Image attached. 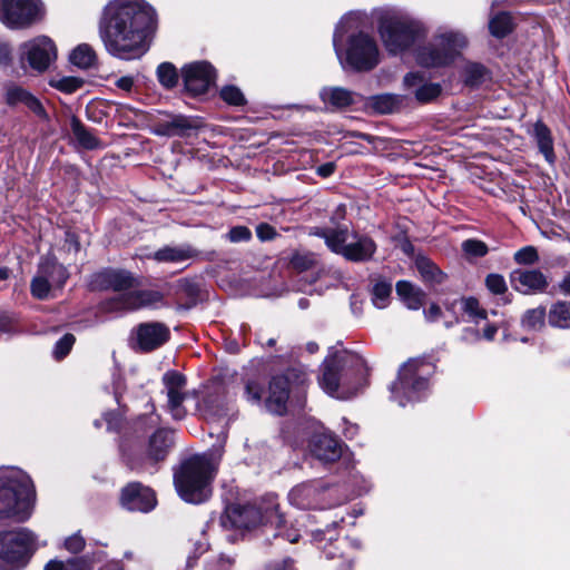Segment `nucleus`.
<instances>
[{"label": "nucleus", "instance_id": "f257e3e1", "mask_svg": "<svg viewBox=\"0 0 570 570\" xmlns=\"http://www.w3.org/2000/svg\"><path fill=\"white\" fill-rule=\"evenodd\" d=\"M156 21V11L146 1L114 0L104 9L99 35L110 55L131 60L147 51L146 39Z\"/></svg>", "mask_w": 570, "mask_h": 570}, {"label": "nucleus", "instance_id": "f03ea898", "mask_svg": "<svg viewBox=\"0 0 570 570\" xmlns=\"http://www.w3.org/2000/svg\"><path fill=\"white\" fill-rule=\"evenodd\" d=\"M360 16L351 12L337 23L333 35V46L343 69L370 71L380 62V51L376 41L370 35L360 31L347 38L345 48L340 46L344 35L358 27Z\"/></svg>", "mask_w": 570, "mask_h": 570}, {"label": "nucleus", "instance_id": "7ed1b4c3", "mask_svg": "<svg viewBox=\"0 0 570 570\" xmlns=\"http://www.w3.org/2000/svg\"><path fill=\"white\" fill-rule=\"evenodd\" d=\"M366 376L365 361L357 354L345 352L323 362L318 383L328 395L344 400L365 386Z\"/></svg>", "mask_w": 570, "mask_h": 570}, {"label": "nucleus", "instance_id": "20e7f679", "mask_svg": "<svg viewBox=\"0 0 570 570\" xmlns=\"http://www.w3.org/2000/svg\"><path fill=\"white\" fill-rule=\"evenodd\" d=\"M33 499V484L27 473L17 468L0 471V519L28 520Z\"/></svg>", "mask_w": 570, "mask_h": 570}, {"label": "nucleus", "instance_id": "39448f33", "mask_svg": "<svg viewBox=\"0 0 570 570\" xmlns=\"http://www.w3.org/2000/svg\"><path fill=\"white\" fill-rule=\"evenodd\" d=\"M173 445V432L157 428L145 442H125L121 445V456L131 471L154 474L166 460Z\"/></svg>", "mask_w": 570, "mask_h": 570}, {"label": "nucleus", "instance_id": "423d86ee", "mask_svg": "<svg viewBox=\"0 0 570 570\" xmlns=\"http://www.w3.org/2000/svg\"><path fill=\"white\" fill-rule=\"evenodd\" d=\"M215 472V465L206 455H194L186 460L174 475L179 497L189 503H202L207 500Z\"/></svg>", "mask_w": 570, "mask_h": 570}, {"label": "nucleus", "instance_id": "0eeeda50", "mask_svg": "<svg viewBox=\"0 0 570 570\" xmlns=\"http://www.w3.org/2000/svg\"><path fill=\"white\" fill-rule=\"evenodd\" d=\"M466 46L468 39L461 31L439 30L428 45L416 49L415 60L428 68L449 66Z\"/></svg>", "mask_w": 570, "mask_h": 570}, {"label": "nucleus", "instance_id": "6e6552de", "mask_svg": "<svg viewBox=\"0 0 570 570\" xmlns=\"http://www.w3.org/2000/svg\"><path fill=\"white\" fill-rule=\"evenodd\" d=\"M379 30L386 50L392 55L405 51L425 36V29L420 21L390 13L382 16Z\"/></svg>", "mask_w": 570, "mask_h": 570}, {"label": "nucleus", "instance_id": "1a4fd4ad", "mask_svg": "<svg viewBox=\"0 0 570 570\" xmlns=\"http://www.w3.org/2000/svg\"><path fill=\"white\" fill-rule=\"evenodd\" d=\"M432 373L430 363L421 358L407 361L399 371V376L391 386L393 400L400 406H405L409 402L419 400L421 393L429 386V376Z\"/></svg>", "mask_w": 570, "mask_h": 570}, {"label": "nucleus", "instance_id": "9d476101", "mask_svg": "<svg viewBox=\"0 0 570 570\" xmlns=\"http://www.w3.org/2000/svg\"><path fill=\"white\" fill-rule=\"evenodd\" d=\"M35 534L21 528L0 532V561L3 570H20L35 551Z\"/></svg>", "mask_w": 570, "mask_h": 570}, {"label": "nucleus", "instance_id": "9b49d317", "mask_svg": "<svg viewBox=\"0 0 570 570\" xmlns=\"http://www.w3.org/2000/svg\"><path fill=\"white\" fill-rule=\"evenodd\" d=\"M306 381L307 374L302 366L287 368L283 374L273 376L265 402L267 410L283 415L287 409L289 392L303 387Z\"/></svg>", "mask_w": 570, "mask_h": 570}, {"label": "nucleus", "instance_id": "f8f14e48", "mask_svg": "<svg viewBox=\"0 0 570 570\" xmlns=\"http://www.w3.org/2000/svg\"><path fill=\"white\" fill-rule=\"evenodd\" d=\"M42 16L39 0H0V20L8 28L30 27Z\"/></svg>", "mask_w": 570, "mask_h": 570}, {"label": "nucleus", "instance_id": "ddd939ff", "mask_svg": "<svg viewBox=\"0 0 570 570\" xmlns=\"http://www.w3.org/2000/svg\"><path fill=\"white\" fill-rule=\"evenodd\" d=\"M164 299V295L155 289H137L116 295L102 302V309L108 313H130L142 308L155 307Z\"/></svg>", "mask_w": 570, "mask_h": 570}, {"label": "nucleus", "instance_id": "4468645a", "mask_svg": "<svg viewBox=\"0 0 570 570\" xmlns=\"http://www.w3.org/2000/svg\"><path fill=\"white\" fill-rule=\"evenodd\" d=\"M232 513L234 515L233 522L238 528L250 529L258 524L276 525L278 528L283 523V515L275 503H271L264 512L261 508L248 504L234 508Z\"/></svg>", "mask_w": 570, "mask_h": 570}, {"label": "nucleus", "instance_id": "2eb2a0df", "mask_svg": "<svg viewBox=\"0 0 570 570\" xmlns=\"http://www.w3.org/2000/svg\"><path fill=\"white\" fill-rule=\"evenodd\" d=\"M140 285L135 275L126 269L106 268L91 275L89 287L92 291L128 293Z\"/></svg>", "mask_w": 570, "mask_h": 570}, {"label": "nucleus", "instance_id": "dca6fc26", "mask_svg": "<svg viewBox=\"0 0 570 570\" xmlns=\"http://www.w3.org/2000/svg\"><path fill=\"white\" fill-rule=\"evenodd\" d=\"M164 391L167 396V409L175 420H181L186 415L184 402L188 394L186 392L187 379L178 371H167L161 379Z\"/></svg>", "mask_w": 570, "mask_h": 570}, {"label": "nucleus", "instance_id": "f3484780", "mask_svg": "<svg viewBox=\"0 0 570 570\" xmlns=\"http://www.w3.org/2000/svg\"><path fill=\"white\" fill-rule=\"evenodd\" d=\"M170 337L167 325L159 322H146L132 330L134 347L140 352H151L163 346Z\"/></svg>", "mask_w": 570, "mask_h": 570}, {"label": "nucleus", "instance_id": "a211bd4d", "mask_svg": "<svg viewBox=\"0 0 570 570\" xmlns=\"http://www.w3.org/2000/svg\"><path fill=\"white\" fill-rule=\"evenodd\" d=\"M22 59L38 71L46 70L57 57L53 41L48 37H38L21 47Z\"/></svg>", "mask_w": 570, "mask_h": 570}, {"label": "nucleus", "instance_id": "6ab92c4d", "mask_svg": "<svg viewBox=\"0 0 570 570\" xmlns=\"http://www.w3.org/2000/svg\"><path fill=\"white\" fill-rule=\"evenodd\" d=\"M325 487L321 481L303 482L294 487L288 493V501L292 505L306 509H325Z\"/></svg>", "mask_w": 570, "mask_h": 570}, {"label": "nucleus", "instance_id": "aec40b11", "mask_svg": "<svg viewBox=\"0 0 570 570\" xmlns=\"http://www.w3.org/2000/svg\"><path fill=\"white\" fill-rule=\"evenodd\" d=\"M181 72L185 88L193 96L205 94L215 79L214 68L206 61L186 65Z\"/></svg>", "mask_w": 570, "mask_h": 570}, {"label": "nucleus", "instance_id": "412c9836", "mask_svg": "<svg viewBox=\"0 0 570 570\" xmlns=\"http://www.w3.org/2000/svg\"><path fill=\"white\" fill-rule=\"evenodd\" d=\"M121 504L130 511L149 512L156 507L157 499L150 488L132 482L122 489Z\"/></svg>", "mask_w": 570, "mask_h": 570}, {"label": "nucleus", "instance_id": "4be33fe9", "mask_svg": "<svg viewBox=\"0 0 570 570\" xmlns=\"http://www.w3.org/2000/svg\"><path fill=\"white\" fill-rule=\"evenodd\" d=\"M512 287L522 294L543 293L549 286L547 276L540 269H515L510 275Z\"/></svg>", "mask_w": 570, "mask_h": 570}, {"label": "nucleus", "instance_id": "5701e85b", "mask_svg": "<svg viewBox=\"0 0 570 570\" xmlns=\"http://www.w3.org/2000/svg\"><path fill=\"white\" fill-rule=\"evenodd\" d=\"M309 449L312 455L324 463L335 462L342 455L340 441L330 434L314 435Z\"/></svg>", "mask_w": 570, "mask_h": 570}, {"label": "nucleus", "instance_id": "b1692460", "mask_svg": "<svg viewBox=\"0 0 570 570\" xmlns=\"http://www.w3.org/2000/svg\"><path fill=\"white\" fill-rule=\"evenodd\" d=\"M4 99L9 106L23 105L36 116L40 118L47 117L46 110L39 99L18 85L9 83L6 86Z\"/></svg>", "mask_w": 570, "mask_h": 570}, {"label": "nucleus", "instance_id": "393cba45", "mask_svg": "<svg viewBox=\"0 0 570 570\" xmlns=\"http://www.w3.org/2000/svg\"><path fill=\"white\" fill-rule=\"evenodd\" d=\"M199 128V118L177 115L170 120L161 122L157 128V134L168 137H188Z\"/></svg>", "mask_w": 570, "mask_h": 570}, {"label": "nucleus", "instance_id": "a878e982", "mask_svg": "<svg viewBox=\"0 0 570 570\" xmlns=\"http://www.w3.org/2000/svg\"><path fill=\"white\" fill-rule=\"evenodd\" d=\"M200 252L190 244H181L177 246H164L156 250L153 258L158 263L180 264L189 259L199 257Z\"/></svg>", "mask_w": 570, "mask_h": 570}, {"label": "nucleus", "instance_id": "bb28decb", "mask_svg": "<svg viewBox=\"0 0 570 570\" xmlns=\"http://www.w3.org/2000/svg\"><path fill=\"white\" fill-rule=\"evenodd\" d=\"M376 252L375 242L365 235H355L354 240L346 245L344 257L351 262L370 261Z\"/></svg>", "mask_w": 570, "mask_h": 570}, {"label": "nucleus", "instance_id": "cd10ccee", "mask_svg": "<svg viewBox=\"0 0 570 570\" xmlns=\"http://www.w3.org/2000/svg\"><path fill=\"white\" fill-rule=\"evenodd\" d=\"M365 106L381 115L393 114L404 106V96L396 94H380L366 99Z\"/></svg>", "mask_w": 570, "mask_h": 570}, {"label": "nucleus", "instance_id": "c85d7f7f", "mask_svg": "<svg viewBox=\"0 0 570 570\" xmlns=\"http://www.w3.org/2000/svg\"><path fill=\"white\" fill-rule=\"evenodd\" d=\"M357 94L342 87H324L320 91L322 101L335 109H343L356 102Z\"/></svg>", "mask_w": 570, "mask_h": 570}, {"label": "nucleus", "instance_id": "c756f323", "mask_svg": "<svg viewBox=\"0 0 570 570\" xmlns=\"http://www.w3.org/2000/svg\"><path fill=\"white\" fill-rule=\"evenodd\" d=\"M38 269L51 283L53 288L62 287L69 277L66 267L51 256L42 257Z\"/></svg>", "mask_w": 570, "mask_h": 570}, {"label": "nucleus", "instance_id": "7c9ffc66", "mask_svg": "<svg viewBox=\"0 0 570 570\" xmlns=\"http://www.w3.org/2000/svg\"><path fill=\"white\" fill-rule=\"evenodd\" d=\"M396 293L410 309H419L424 303V292L407 281L396 283Z\"/></svg>", "mask_w": 570, "mask_h": 570}, {"label": "nucleus", "instance_id": "2f4dec72", "mask_svg": "<svg viewBox=\"0 0 570 570\" xmlns=\"http://www.w3.org/2000/svg\"><path fill=\"white\" fill-rule=\"evenodd\" d=\"M533 136L538 144L539 150L543 154L546 160L550 164L554 163L553 139L550 129L541 120H538L533 127Z\"/></svg>", "mask_w": 570, "mask_h": 570}, {"label": "nucleus", "instance_id": "473e14b6", "mask_svg": "<svg viewBox=\"0 0 570 570\" xmlns=\"http://www.w3.org/2000/svg\"><path fill=\"white\" fill-rule=\"evenodd\" d=\"M71 131L78 144L86 149H97L102 146L100 140L77 117L71 118Z\"/></svg>", "mask_w": 570, "mask_h": 570}, {"label": "nucleus", "instance_id": "72a5a7b5", "mask_svg": "<svg viewBox=\"0 0 570 570\" xmlns=\"http://www.w3.org/2000/svg\"><path fill=\"white\" fill-rule=\"evenodd\" d=\"M69 60L80 69H89L96 66L97 55L89 45L81 43L70 52Z\"/></svg>", "mask_w": 570, "mask_h": 570}, {"label": "nucleus", "instance_id": "f704fd0d", "mask_svg": "<svg viewBox=\"0 0 570 570\" xmlns=\"http://www.w3.org/2000/svg\"><path fill=\"white\" fill-rule=\"evenodd\" d=\"M415 266L424 282L441 284L444 281V274L430 258L417 256L415 258Z\"/></svg>", "mask_w": 570, "mask_h": 570}, {"label": "nucleus", "instance_id": "c9c22d12", "mask_svg": "<svg viewBox=\"0 0 570 570\" xmlns=\"http://www.w3.org/2000/svg\"><path fill=\"white\" fill-rule=\"evenodd\" d=\"M549 324L558 328L570 327V303L558 301L551 305L549 315Z\"/></svg>", "mask_w": 570, "mask_h": 570}, {"label": "nucleus", "instance_id": "e433bc0d", "mask_svg": "<svg viewBox=\"0 0 570 570\" xmlns=\"http://www.w3.org/2000/svg\"><path fill=\"white\" fill-rule=\"evenodd\" d=\"M321 237L324 238L326 245L328 248L336 253L341 254L342 256L345 255L346 250V240H347V229L346 228H338V229H327L322 230L321 233H317Z\"/></svg>", "mask_w": 570, "mask_h": 570}, {"label": "nucleus", "instance_id": "4c0bfd02", "mask_svg": "<svg viewBox=\"0 0 570 570\" xmlns=\"http://www.w3.org/2000/svg\"><path fill=\"white\" fill-rule=\"evenodd\" d=\"M489 29L492 36L504 38L512 31L511 16L505 12L494 16L489 22Z\"/></svg>", "mask_w": 570, "mask_h": 570}, {"label": "nucleus", "instance_id": "58836bf2", "mask_svg": "<svg viewBox=\"0 0 570 570\" xmlns=\"http://www.w3.org/2000/svg\"><path fill=\"white\" fill-rule=\"evenodd\" d=\"M392 284L386 281H377L372 288V303L377 308H385L391 298Z\"/></svg>", "mask_w": 570, "mask_h": 570}, {"label": "nucleus", "instance_id": "ea45409f", "mask_svg": "<svg viewBox=\"0 0 570 570\" xmlns=\"http://www.w3.org/2000/svg\"><path fill=\"white\" fill-rule=\"evenodd\" d=\"M49 85L65 94H72L82 87L83 80L71 76H55L49 80Z\"/></svg>", "mask_w": 570, "mask_h": 570}, {"label": "nucleus", "instance_id": "a19ab883", "mask_svg": "<svg viewBox=\"0 0 570 570\" xmlns=\"http://www.w3.org/2000/svg\"><path fill=\"white\" fill-rule=\"evenodd\" d=\"M460 303L462 311L468 315L470 321L478 324L480 321L487 318V311L481 307L476 298L463 297L461 298Z\"/></svg>", "mask_w": 570, "mask_h": 570}, {"label": "nucleus", "instance_id": "79ce46f5", "mask_svg": "<svg viewBox=\"0 0 570 570\" xmlns=\"http://www.w3.org/2000/svg\"><path fill=\"white\" fill-rule=\"evenodd\" d=\"M157 78L160 85L167 89L174 88L178 82V72L170 62H163L157 68Z\"/></svg>", "mask_w": 570, "mask_h": 570}, {"label": "nucleus", "instance_id": "37998d69", "mask_svg": "<svg viewBox=\"0 0 570 570\" xmlns=\"http://www.w3.org/2000/svg\"><path fill=\"white\" fill-rule=\"evenodd\" d=\"M45 570H91V563L86 558H73L66 562L50 561Z\"/></svg>", "mask_w": 570, "mask_h": 570}, {"label": "nucleus", "instance_id": "c03bdc74", "mask_svg": "<svg viewBox=\"0 0 570 570\" xmlns=\"http://www.w3.org/2000/svg\"><path fill=\"white\" fill-rule=\"evenodd\" d=\"M317 256L311 252H297L291 258V265L298 272L307 271L315 266Z\"/></svg>", "mask_w": 570, "mask_h": 570}, {"label": "nucleus", "instance_id": "a18cd8bd", "mask_svg": "<svg viewBox=\"0 0 570 570\" xmlns=\"http://www.w3.org/2000/svg\"><path fill=\"white\" fill-rule=\"evenodd\" d=\"M52 285L51 283L40 273L38 269L37 275L31 281V294L38 299H45L48 297Z\"/></svg>", "mask_w": 570, "mask_h": 570}, {"label": "nucleus", "instance_id": "49530a36", "mask_svg": "<svg viewBox=\"0 0 570 570\" xmlns=\"http://www.w3.org/2000/svg\"><path fill=\"white\" fill-rule=\"evenodd\" d=\"M440 94L441 87L438 83H423L414 92L416 100L422 104L432 101Z\"/></svg>", "mask_w": 570, "mask_h": 570}, {"label": "nucleus", "instance_id": "de8ad7c7", "mask_svg": "<svg viewBox=\"0 0 570 570\" xmlns=\"http://www.w3.org/2000/svg\"><path fill=\"white\" fill-rule=\"evenodd\" d=\"M546 318V308L544 307H538L528 311L523 318L522 324L524 327L528 328H537L543 325Z\"/></svg>", "mask_w": 570, "mask_h": 570}, {"label": "nucleus", "instance_id": "09e8293b", "mask_svg": "<svg viewBox=\"0 0 570 570\" xmlns=\"http://www.w3.org/2000/svg\"><path fill=\"white\" fill-rule=\"evenodd\" d=\"M462 250L471 257H483L488 254L487 244L479 239H466L462 243Z\"/></svg>", "mask_w": 570, "mask_h": 570}, {"label": "nucleus", "instance_id": "8fccbe9b", "mask_svg": "<svg viewBox=\"0 0 570 570\" xmlns=\"http://www.w3.org/2000/svg\"><path fill=\"white\" fill-rule=\"evenodd\" d=\"M513 258L519 265H532L539 261V254L535 247L525 246L517 250Z\"/></svg>", "mask_w": 570, "mask_h": 570}, {"label": "nucleus", "instance_id": "3c124183", "mask_svg": "<svg viewBox=\"0 0 570 570\" xmlns=\"http://www.w3.org/2000/svg\"><path fill=\"white\" fill-rule=\"evenodd\" d=\"M346 546H352L358 548L360 544L356 540L350 538H343L341 540H336V542H332V537H330V543L322 547L324 554L327 559H334L336 557V551Z\"/></svg>", "mask_w": 570, "mask_h": 570}, {"label": "nucleus", "instance_id": "603ef678", "mask_svg": "<svg viewBox=\"0 0 570 570\" xmlns=\"http://www.w3.org/2000/svg\"><path fill=\"white\" fill-rule=\"evenodd\" d=\"M222 99L228 105L243 106L245 98L239 88L235 86H226L220 90Z\"/></svg>", "mask_w": 570, "mask_h": 570}, {"label": "nucleus", "instance_id": "864d4df0", "mask_svg": "<svg viewBox=\"0 0 570 570\" xmlns=\"http://www.w3.org/2000/svg\"><path fill=\"white\" fill-rule=\"evenodd\" d=\"M76 338L72 334H65L55 345L53 356L56 360H61L69 354L71 351Z\"/></svg>", "mask_w": 570, "mask_h": 570}, {"label": "nucleus", "instance_id": "5fc2aeb1", "mask_svg": "<svg viewBox=\"0 0 570 570\" xmlns=\"http://www.w3.org/2000/svg\"><path fill=\"white\" fill-rule=\"evenodd\" d=\"M485 285L494 295H502L508 291L505 279L500 274H489L485 278Z\"/></svg>", "mask_w": 570, "mask_h": 570}, {"label": "nucleus", "instance_id": "6e6d98bb", "mask_svg": "<svg viewBox=\"0 0 570 570\" xmlns=\"http://www.w3.org/2000/svg\"><path fill=\"white\" fill-rule=\"evenodd\" d=\"M226 238L230 243L248 242L252 238V232L246 226H235L229 229Z\"/></svg>", "mask_w": 570, "mask_h": 570}, {"label": "nucleus", "instance_id": "4d7b16f0", "mask_svg": "<svg viewBox=\"0 0 570 570\" xmlns=\"http://www.w3.org/2000/svg\"><path fill=\"white\" fill-rule=\"evenodd\" d=\"M244 395L248 402L258 404L262 400L263 387L256 381H248L245 385Z\"/></svg>", "mask_w": 570, "mask_h": 570}, {"label": "nucleus", "instance_id": "13d9d810", "mask_svg": "<svg viewBox=\"0 0 570 570\" xmlns=\"http://www.w3.org/2000/svg\"><path fill=\"white\" fill-rule=\"evenodd\" d=\"M159 424V417L157 415H145L138 419L136 422L137 432H148L149 430L156 429Z\"/></svg>", "mask_w": 570, "mask_h": 570}, {"label": "nucleus", "instance_id": "bf43d9fd", "mask_svg": "<svg viewBox=\"0 0 570 570\" xmlns=\"http://www.w3.org/2000/svg\"><path fill=\"white\" fill-rule=\"evenodd\" d=\"M465 71L466 82L470 85H476L484 76V68L476 63L468 65Z\"/></svg>", "mask_w": 570, "mask_h": 570}, {"label": "nucleus", "instance_id": "052dcab7", "mask_svg": "<svg viewBox=\"0 0 570 570\" xmlns=\"http://www.w3.org/2000/svg\"><path fill=\"white\" fill-rule=\"evenodd\" d=\"M262 570H295V564L292 558H284L265 563Z\"/></svg>", "mask_w": 570, "mask_h": 570}, {"label": "nucleus", "instance_id": "680f3d73", "mask_svg": "<svg viewBox=\"0 0 570 570\" xmlns=\"http://www.w3.org/2000/svg\"><path fill=\"white\" fill-rule=\"evenodd\" d=\"M65 547L68 551L78 553L85 547V539L79 533H75L66 539Z\"/></svg>", "mask_w": 570, "mask_h": 570}, {"label": "nucleus", "instance_id": "e2e57ef3", "mask_svg": "<svg viewBox=\"0 0 570 570\" xmlns=\"http://www.w3.org/2000/svg\"><path fill=\"white\" fill-rule=\"evenodd\" d=\"M256 235L261 240H269L275 237L276 232L271 225L262 223L256 227Z\"/></svg>", "mask_w": 570, "mask_h": 570}, {"label": "nucleus", "instance_id": "0e129e2a", "mask_svg": "<svg viewBox=\"0 0 570 570\" xmlns=\"http://www.w3.org/2000/svg\"><path fill=\"white\" fill-rule=\"evenodd\" d=\"M285 524V520L283 519V523L277 528L276 525L275 529L277 530V532L275 533V537H283L284 539H286L288 542L291 543H295L298 541L299 539V533L296 531V530H281V528Z\"/></svg>", "mask_w": 570, "mask_h": 570}, {"label": "nucleus", "instance_id": "69168bd1", "mask_svg": "<svg viewBox=\"0 0 570 570\" xmlns=\"http://www.w3.org/2000/svg\"><path fill=\"white\" fill-rule=\"evenodd\" d=\"M403 82L406 88L421 86L423 77L419 72H409L405 75Z\"/></svg>", "mask_w": 570, "mask_h": 570}, {"label": "nucleus", "instance_id": "338daca9", "mask_svg": "<svg viewBox=\"0 0 570 570\" xmlns=\"http://www.w3.org/2000/svg\"><path fill=\"white\" fill-rule=\"evenodd\" d=\"M135 80L131 76H124L116 80L115 85L117 88L130 92L134 87Z\"/></svg>", "mask_w": 570, "mask_h": 570}, {"label": "nucleus", "instance_id": "774afa93", "mask_svg": "<svg viewBox=\"0 0 570 570\" xmlns=\"http://www.w3.org/2000/svg\"><path fill=\"white\" fill-rule=\"evenodd\" d=\"M557 288L561 294L570 296V271L564 273L563 277L557 285Z\"/></svg>", "mask_w": 570, "mask_h": 570}]
</instances>
